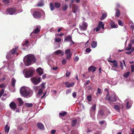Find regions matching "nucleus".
Instances as JSON below:
<instances>
[{
	"mask_svg": "<svg viewBox=\"0 0 134 134\" xmlns=\"http://www.w3.org/2000/svg\"><path fill=\"white\" fill-rule=\"evenodd\" d=\"M35 59L34 55H31L27 56L25 62V64L27 66H29L31 64L35 62Z\"/></svg>",
	"mask_w": 134,
	"mask_h": 134,
	"instance_id": "obj_1",
	"label": "nucleus"
},
{
	"mask_svg": "<svg viewBox=\"0 0 134 134\" xmlns=\"http://www.w3.org/2000/svg\"><path fill=\"white\" fill-rule=\"evenodd\" d=\"M20 93L21 96L24 97H30L31 96H30V91L24 87H21L20 89Z\"/></svg>",
	"mask_w": 134,
	"mask_h": 134,
	"instance_id": "obj_2",
	"label": "nucleus"
},
{
	"mask_svg": "<svg viewBox=\"0 0 134 134\" xmlns=\"http://www.w3.org/2000/svg\"><path fill=\"white\" fill-rule=\"evenodd\" d=\"M34 71V69L33 68H29L25 72V77L26 78H28L32 76Z\"/></svg>",
	"mask_w": 134,
	"mask_h": 134,
	"instance_id": "obj_3",
	"label": "nucleus"
},
{
	"mask_svg": "<svg viewBox=\"0 0 134 134\" xmlns=\"http://www.w3.org/2000/svg\"><path fill=\"white\" fill-rule=\"evenodd\" d=\"M31 80L35 85L38 84L41 81L42 79L40 76L34 77L31 78Z\"/></svg>",
	"mask_w": 134,
	"mask_h": 134,
	"instance_id": "obj_4",
	"label": "nucleus"
},
{
	"mask_svg": "<svg viewBox=\"0 0 134 134\" xmlns=\"http://www.w3.org/2000/svg\"><path fill=\"white\" fill-rule=\"evenodd\" d=\"M6 11L9 15H12L16 12V9L15 8H10L7 9Z\"/></svg>",
	"mask_w": 134,
	"mask_h": 134,
	"instance_id": "obj_5",
	"label": "nucleus"
},
{
	"mask_svg": "<svg viewBox=\"0 0 134 134\" xmlns=\"http://www.w3.org/2000/svg\"><path fill=\"white\" fill-rule=\"evenodd\" d=\"M33 16L35 18L38 19L41 17V14L39 12L35 11L33 13Z\"/></svg>",
	"mask_w": 134,
	"mask_h": 134,
	"instance_id": "obj_6",
	"label": "nucleus"
},
{
	"mask_svg": "<svg viewBox=\"0 0 134 134\" xmlns=\"http://www.w3.org/2000/svg\"><path fill=\"white\" fill-rule=\"evenodd\" d=\"M9 106L11 109L15 110L17 108V105L14 102H12L10 104Z\"/></svg>",
	"mask_w": 134,
	"mask_h": 134,
	"instance_id": "obj_7",
	"label": "nucleus"
},
{
	"mask_svg": "<svg viewBox=\"0 0 134 134\" xmlns=\"http://www.w3.org/2000/svg\"><path fill=\"white\" fill-rule=\"evenodd\" d=\"M70 49L66 50L65 51V53L67 54L66 59H70V58L71 53H70Z\"/></svg>",
	"mask_w": 134,
	"mask_h": 134,
	"instance_id": "obj_8",
	"label": "nucleus"
},
{
	"mask_svg": "<svg viewBox=\"0 0 134 134\" xmlns=\"http://www.w3.org/2000/svg\"><path fill=\"white\" fill-rule=\"evenodd\" d=\"M18 48V46H15V48L12 49L10 50L9 51V52L11 53L12 55L14 54L15 53H16L17 55H18L19 54V53H16Z\"/></svg>",
	"mask_w": 134,
	"mask_h": 134,
	"instance_id": "obj_9",
	"label": "nucleus"
},
{
	"mask_svg": "<svg viewBox=\"0 0 134 134\" xmlns=\"http://www.w3.org/2000/svg\"><path fill=\"white\" fill-rule=\"evenodd\" d=\"M83 23L82 25H80V28L83 31H85L86 30L87 27V25L86 23L83 22Z\"/></svg>",
	"mask_w": 134,
	"mask_h": 134,
	"instance_id": "obj_10",
	"label": "nucleus"
},
{
	"mask_svg": "<svg viewBox=\"0 0 134 134\" xmlns=\"http://www.w3.org/2000/svg\"><path fill=\"white\" fill-rule=\"evenodd\" d=\"M111 28H116L118 27V26L117 24H115V22L111 20L109 22Z\"/></svg>",
	"mask_w": 134,
	"mask_h": 134,
	"instance_id": "obj_11",
	"label": "nucleus"
},
{
	"mask_svg": "<svg viewBox=\"0 0 134 134\" xmlns=\"http://www.w3.org/2000/svg\"><path fill=\"white\" fill-rule=\"evenodd\" d=\"M36 72L40 76H41L43 73V69L41 68H39L37 69L36 70Z\"/></svg>",
	"mask_w": 134,
	"mask_h": 134,
	"instance_id": "obj_12",
	"label": "nucleus"
},
{
	"mask_svg": "<svg viewBox=\"0 0 134 134\" xmlns=\"http://www.w3.org/2000/svg\"><path fill=\"white\" fill-rule=\"evenodd\" d=\"M105 99L106 100H108L111 102H115L116 101L115 99H114L112 100V97L110 96L109 95L108 97H107V96H106Z\"/></svg>",
	"mask_w": 134,
	"mask_h": 134,
	"instance_id": "obj_13",
	"label": "nucleus"
},
{
	"mask_svg": "<svg viewBox=\"0 0 134 134\" xmlns=\"http://www.w3.org/2000/svg\"><path fill=\"white\" fill-rule=\"evenodd\" d=\"M38 127L40 129L44 130V127L43 124L41 122H38L37 123Z\"/></svg>",
	"mask_w": 134,
	"mask_h": 134,
	"instance_id": "obj_14",
	"label": "nucleus"
},
{
	"mask_svg": "<svg viewBox=\"0 0 134 134\" xmlns=\"http://www.w3.org/2000/svg\"><path fill=\"white\" fill-rule=\"evenodd\" d=\"M40 31V29L38 27H37L33 32H32L30 34V36H31L33 34H37L39 33Z\"/></svg>",
	"mask_w": 134,
	"mask_h": 134,
	"instance_id": "obj_15",
	"label": "nucleus"
},
{
	"mask_svg": "<svg viewBox=\"0 0 134 134\" xmlns=\"http://www.w3.org/2000/svg\"><path fill=\"white\" fill-rule=\"evenodd\" d=\"M72 38L71 35H69L66 36L64 39V41L66 42H70L72 41Z\"/></svg>",
	"mask_w": 134,
	"mask_h": 134,
	"instance_id": "obj_16",
	"label": "nucleus"
},
{
	"mask_svg": "<svg viewBox=\"0 0 134 134\" xmlns=\"http://www.w3.org/2000/svg\"><path fill=\"white\" fill-rule=\"evenodd\" d=\"M96 70V68L93 66H90L88 68V70L89 72L92 71V72H93L95 71Z\"/></svg>",
	"mask_w": 134,
	"mask_h": 134,
	"instance_id": "obj_17",
	"label": "nucleus"
},
{
	"mask_svg": "<svg viewBox=\"0 0 134 134\" xmlns=\"http://www.w3.org/2000/svg\"><path fill=\"white\" fill-rule=\"evenodd\" d=\"M54 4L53 3L51 2L49 4V8L52 11H53L55 8V5H54Z\"/></svg>",
	"mask_w": 134,
	"mask_h": 134,
	"instance_id": "obj_18",
	"label": "nucleus"
},
{
	"mask_svg": "<svg viewBox=\"0 0 134 134\" xmlns=\"http://www.w3.org/2000/svg\"><path fill=\"white\" fill-rule=\"evenodd\" d=\"M72 10L73 12L76 13L77 11V6L75 5H74L72 7Z\"/></svg>",
	"mask_w": 134,
	"mask_h": 134,
	"instance_id": "obj_19",
	"label": "nucleus"
},
{
	"mask_svg": "<svg viewBox=\"0 0 134 134\" xmlns=\"http://www.w3.org/2000/svg\"><path fill=\"white\" fill-rule=\"evenodd\" d=\"M96 104H94L92 105L90 109L91 112H95L96 109Z\"/></svg>",
	"mask_w": 134,
	"mask_h": 134,
	"instance_id": "obj_20",
	"label": "nucleus"
},
{
	"mask_svg": "<svg viewBox=\"0 0 134 134\" xmlns=\"http://www.w3.org/2000/svg\"><path fill=\"white\" fill-rule=\"evenodd\" d=\"M98 26L100 27V28L101 27L103 29H104V24L101 21H99V23Z\"/></svg>",
	"mask_w": 134,
	"mask_h": 134,
	"instance_id": "obj_21",
	"label": "nucleus"
},
{
	"mask_svg": "<svg viewBox=\"0 0 134 134\" xmlns=\"http://www.w3.org/2000/svg\"><path fill=\"white\" fill-rule=\"evenodd\" d=\"M9 126H8V125L7 124L5 125V132L8 133L9 132Z\"/></svg>",
	"mask_w": 134,
	"mask_h": 134,
	"instance_id": "obj_22",
	"label": "nucleus"
},
{
	"mask_svg": "<svg viewBox=\"0 0 134 134\" xmlns=\"http://www.w3.org/2000/svg\"><path fill=\"white\" fill-rule=\"evenodd\" d=\"M77 120L76 119L73 120L71 122V125L72 126H75L77 123Z\"/></svg>",
	"mask_w": 134,
	"mask_h": 134,
	"instance_id": "obj_23",
	"label": "nucleus"
},
{
	"mask_svg": "<svg viewBox=\"0 0 134 134\" xmlns=\"http://www.w3.org/2000/svg\"><path fill=\"white\" fill-rule=\"evenodd\" d=\"M55 7L58 9L60 7L61 4L59 2H55L54 3Z\"/></svg>",
	"mask_w": 134,
	"mask_h": 134,
	"instance_id": "obj_24",
	"label": "nucleus"
},
{
	"mask_svg": "<svg viewBox=\"0 0 134 134\" xmlns=\"http://www.w3.org/2000/svg\"><path fill=\"white\" fill-rule=\"evenodd\" d=\"M12 55L11 53L9 51L7 54L6 57L7 59H9L13 57V55Z\"/></svg>",
	"mask_w": 134,
	"mask_h": 134,
	"instance_id": "obj_25",
	"label": "nucleus"
},
{
	"mask_svg": "<svg viewBox=\"0 0 134 134\" xmlns=\"http://www.w3.org/2000/svg\"><path fill=\"white\" fill-rule=\"evenodd\" d=\"M97 42L96 41H93L92 42L91 44V46L92 48H95L97 46Z\"/></svg>",
	"mask_w": 134,
	"mask_h": 134,
	"instance_id": "obj_26",
	"label": "nucleus"
},
{
	"mask_svg": "<svg viewBox=\"0 0 134 134\" xmlns=\"http://www.w3.org/2000/svg\"><path fill=\"white\" fill-rule=\"evenodd\" d=\"M16 81V80L14 78H13L11 80V83L12 86V87H14L15 86Z\"/></svg>",
	"mask_w": 134,
	"mask_h": 134,
	"instance_id": "obj_27",
	"label": "nucleus"
},
{
	"mask_svg": "<svg viewBox=\"0 0 134 134\" xmlns=\"http://www.w3.org/2000/svg\"><path fill=\"white\" fill-rule=\"evenodd\" d=\"M115 14L117 17L119 18L120 16V10L118 9H116Z\"/></svg>",
	"mask_w": 134,
	"mask_h": 134,
	"instance_id": "obj_28",
	"label": "nucleus"
},
{
	"mask_svg": "<svg viewBox=\"0 0 134 134\" xmlns=\"http://www.w3.org/2000/svg\"><path fill=\"white\" fill-rule=\"evenodd\" d=\"M98 115L101 116H103L104 115V111L102 110H100L98 113Z\"/></svg>",
	"mask_w": 134,
	"mask_h": 134,
	"instance_id": "obj_29",
	"label": "nucleus"
},
{
	"mask_svg": "<svg viewBox=\"0 0 134 134\" xmlns=\"http://www.w3.org/2000/svg\"><path fill=\"white\" fill-rule=\"evenodd\" d=\"M114 108L115 110L119 112L120 109L119 106L118 105H114Z\"/></svg>",
	"mask_w": 134,
	"mask_h": 134,
	"instance_id": "obj_30",
	"label": "nucleus"
},
{
	"mask_svg": "<svg viewBox=\"0 0 134 134\" xmlns=\"http://www.w3.org/2000/svg\"><path fill=\"white\" fill-rule=\"evenodd\" d=\"M67 112L66 111H64L63 112L60 113L59 114V116H64L67 114Z\"/></svg>",
	"mask_w": 134,
	"mask_h": 134,
	"instance_id": "obj_31",
	"label": "nucleus"
},
{
	"mask_svg": "<svg viewBox=\"0 0 134 134\" xmlns=\"http://www.w3.org/2000/svg\"><path fill=\"white\" fill-rule=\"evenodd\" d=\"M118 24L121 26H123L124 24V23L121 20H118Z\"/></svg>",
	"mask_w": 134,
	"mask_h": 134,
	"instance_id": "obj_32",
	"label": "nucleus"
},
{
	"mask_svg": "<svg viewBox=\"0 0 134 134\" xmlns=\"http://www.w3.org/2000/svg\"><path fill=\"white\" fill-rule=\"evenodd\" d=\"M54 53L56 55H58L59 54H61L62 53V51L60 50H58L54 52Z\"/></svg>",
	"mask_w": 134,
	"mask_h": 134,
	"instance_id": "obj_33",
	"label": "nucleus"
},
{
	"mask_svg": "<svg viewBox=\"0 0 134 134\" xmlns=\"http://www.w3.org/2000/svg\"><path fill=\"white\" fill-rule=\"evenodd\" d=\"M107 16V15L105 13L103 14L102 15V17L100 18V19L101 20H104L105 18Z\"/></svg>",
	"mask_w": 134,
	"mask_h": 134,
	"instance_id": "obj_34",
	"label": "nucleus"
},
{
	"mask_svg": "<svg viewBox=\"0 0 134 134\" xmlns=\"http://www.w3.org/2000/svg\"><path fill=\"white\" fill-rule=\"evenodd\" d=\"M18 100L19 104V106H21L23 104V102L21 98H19Z\"/></svg>",
	"mask_w": 134,
	"mask_h": 134,
	"instance_id": "obj_35",
	"label": "nucleus"
},
{
	"mask_svg": "<svg viewBox=\"0 0 134 134\" xmlns=\"http://www.w3.org/2000/svg\"><path fill=\"white\" fill-rule=\"evenodd\" d=\"M75 83L74 82L71 83L68 85L66 86V87L68 88L73 87Z\"/></svg>",
	"mask_w": 134,
	"mask_h": 134,
	"instance_id": "obj_36",
	"label": "nucleus"
},
{
	"mask_svg": "<svg viewBox=\"0 0 134 134\" xmlns=\"http://www.w3.org/2000/svg\"><path fill=\"white\" fill-rule=\"evenodd\" d=\"M132 45L131 44H128V47H126V50L129 51L132 48Z\"/></svg>",
	"mask_w": 134,
	"mask_h": 134,
	"instance_id": "obj_37",
	"label": "nucleus"
},
{
	"mask_svg": "<svg viewBox=\"0 0 134 134\" xmlns=\"http://www.w3.org/2000/svg\"><path fill=\"white\" fill-rule=\"evenodd\" d=\"M43 5V2H40L38 3L36 5V6L38 7H41Z\"/></svg>",
	"mask_w": 134,
	"mask_h": 134,
	"instance_id": "obj_38",
	"label": "nucleus"
},
{
	"mask_svg": "<svg viewBox=\"0 0 134 134\" xmlns=\"http://www.w3.org/2000/svg\"><path fill=\"white\" fill-rule=\"evenodd\" d=\"M43 93V89L42 88L40 89L38 92L37 95H41Z\"/></svg>",
	"mask_w": 134,
	"mask_h": 134,
	"instance_id": "obj_39",
	"label": "nucleus"
},
{
	"mask_svg": "<svg viewBox=\"0 0 134 134\" xmlns=\"http://www.w3.org/2000/svg\"><path fill=\"white\" fill-rule=\"evenodd\" d=\"M26 106L27 107H32L33 105L32 103H26L25 104Z\"/></svg>",
	"mask_w": 134,
	"mask_h": 134,
	"instance_id": "obj_40",
	"label": "nucleus"
},
{
	"mask_svg": "<svg viewBox=\"0 0 134 134\" xmlns=\"http://www.w3.org/2000/svg\"><path fill=\"white\" fill-rule=\"evenodd\" d=\"M113 66L114 67H117L118 66V63L117 61L115 60V61L113 62Z\"/></svg>",
	"mask_w": 134,
	"mask_h": 134,
	"instance_id": "obj_41",
	"label": "nucleus"
},
{
	"mask_svg": "<svg viewBox=\"0 0 134 134\" xmlns=\"http://www.w3.org/2000/svg\"><path fill=\"white\" fill-rule=\"evenodd\" d=\"M130 72H128L124 74L123 76L124 77H127L130 75Z\"/></svg>",
	"mask_w": 134,
	"mask_h": 134,
	"instance_id": "obj_42",
	"label": "nucleus"
},
{
	"mask_svg": "<svg viewBox=\"0 0 134 134\" xmlns=\"http://www.w3.org/2000/svg\"><path fill=\"white\" fill-rule=\"evenodd\" d=\"M29 43V41L28 40H26L25 42L24 43L22 44V45L23 46H24L25 45H27Z\"/></svg>",
	"mask_w": 134,
	"mask_h": 134,
	"instance_id": "obj_43",
	"label": "nucleus"
},
{
	"mask_svg": "<svg viewBox=\"0 0 134 134\" xmlns=\"http://www.w3.org/2000/svg\"><path fill=\"white\" fill-rule=\"evenodd\" d=\"M87 99L89 101H91L92 100V96L91 95H89L87 96Z\"/></svg>",
	"mask_w": 134,
	"mask_h": 134,
	"instance_id": "obj_44",
	"label": "nucleus"
},
{
	"mask_svg": "<svg viewBox=\"0 0 134 134\" xmlns=\"http://www.w3.org/2000/svg\"><path fill=\"white\" fill-rule=\"evenodd\" d=\"M67 5H65L62 7V9L64 11L66 10L67 9Z\"/></svg>",
	"mask_w": 134,
	"mask_h": 134,
	"instance_id": "obj_45",
	"label": "nucleus"
},
{
	"mask_svg": "<svg viewBox=\"0 0 134 134\" xmlns=\"http://www.w3.org/2000/svg\"><path fill=\"white\" fill-rule=\"evenodd\" d=\"M85 89L87 90H91L92 89V87L90 86H85Z\"/></svg>",
	"mask_w": 134,
	"mask_h": 134,
	"instance_id": "obj_46",
	"label": "nucleus"
},
{
	"mask_svg": "<svg viewBox=\"0 0 134 134\" xmlns=\"http://www.w3.org/2000/svg\"><path fill=\"white\" fill-rule=\"evenodd\" d=\"M100 29V27H99V26H98L97 27H95L94 29V30L96 31V32H97Z\"/></svg>",
	"mask_w": 134,
	"mask_h": 134,
	"instance_id": "obj_47",
	"label": "nucleus"
},
{
	"mask_svg": "<svg viewBox=\"0 0 134 134\" xmlns=\"http://www.w3.org/2000/svg\"><path fill=\"white\" fill-rule=\"evenodd\" d=\"M3 2L6 4H8L10 3V1L9 0H4Z\"/></svg>",
	"mask_w": 134,
	"mask_h": 134,
	"instance_id": "obj_48",
	"label": "nucleus"
},
{
	"mask_svg": "<svg viewBox=\"0 0 134 134\" xmlns=\"http://www.w3.org/2000/svg\"><path fill=\"white\" fill-rule=\"evenodd\" d=\"M79 59V58L77 56H76L74 58V60L76 62H77Z\"/></svg>",
	"mask_w": 134,
	"mask_h": 134,
	"instance_id": "obj_49",
	"label": "nucleus"
},
{
	"mask_svg": "<svg viewBox=\"0 0 134 134\" xmlns=\"http://www.w3.org/2000/svg\"><path fill=\"white\" fill-rule=\"evenodd\" d=\"M120 66L122 69H123V63L121 61H120Z\"/></svg>",
	"mask_w": 134,
	"mask_h": 134,
	"instance_id": "obj_50",
	"label": "nucleus"
},
{
	"mask_svg": "<svg viewBox=\"0 0 134 134\" xmlns=\"http://www.w3.org/2000/svg\"><path fill=\"white\" fill-rule=\"evenodd\" d=\"M104 91L107 92V94L106 96H107V97H108L109 95V90L107 88H106L104 89Z\"/></svg>",
	"mask_w": 134,
	"mask_h": 134,
	"instance_id": "obj_51",
	"label": "nucleus"
},
{
	"mask_svg": "<svg viewBox=\"0 0 134 134\" xmlns=\"http://www.w3.org/2000/svg\"><path fill=\"white\" fill-rule=\"evenodd\" d=\"M55 41L58 42H60L61 41V39L60 38H55Z\"/></svg>",
	"mask_w": 134,
	"mask_h": 134,
	"instance_id": "obj_52",
	"label": "nucleus"
},
{
	"mask_svg": "<svg viewBox=\"0 0 134 134\" xmlns=\"http://www.w3.org/2000/svg\"><path fill=\"white\" fill-rule=\"evenodd\" d=\"M91 51V49L90 48H87L85 50V51L86 52L88 53L90 52Z\"/></svg>",
	"mask_w": 134,
	"mask_h": 134,
	"instance_id": "obj_53",
	"label": "nucleus"
},
{
	"mask_svg": "<svg viewBox=\"0 0 134 134\" xmlns=\"http://www.w3.org/2000/svg\"><path fill=\"white\" fill-rule=\"evenodd\" d=\"M131 66V72H133L134 71V65H132Z\"/></svg>",
	"mask_w": 134,
	"mask_h": 134,
	"instance_id": "obj_54",
	"label": "nucleus"
},
{
	"mask_svg": "<svg viewBox=\"0 0 134 134\" xmlns=\"http://www.w3.org/2000/svg\"><path fill=\"white\" fill-rule=\"evenodd\" d=\"M101 93V90L99 89V88L97 89V94H100Z\"/></svg>",
	"mask_w": 134,
	"mask_h": 134,
	"instance_id": "obj_55",
	"label": "nucleus"
},
{
	"mask_svg": "<svg viewBox=\"0 0 134 134\" xmlns=\"http://www.w3.org/2000/svg\"><path fill=\"white\" fill-rule=\"evenodd\" d=\"M4 92V90L3 89H2L0 92V94L2 95Z\"/></svg>",
	"mask_w": 134,
	"mask_h": 134,
	"instance_id": "obj_56",
	"label": "nucleus"
},
{
	"mask_svg": "<svg viewBox=\"0 0 134 134\" xmlns=\"http://www.w3.org/2000/svg\"><path fill=\"white\" fill-rule=\"evenodd\" d=\"M129 102H127L126 104V108L128 109L130 108L131 107V106L129 105Z\"/></svg>",
	"mask_w": 134,
	"mask_h": 134,
	"instance_id": "obj_57",
	"label": "nucleus"
},
{
	"mask_svg": "<svg viewBox=\"0 0 134 134\" xmlns=\"http://www.w3.org/2000/svg\"><path fill=\"white\" fill-rule=\"evenodd\" d=\"M90 82V81L89 80H88L86 81L85 83L84 84V85L86 86Z\"/></svg>",
	"mask_w": 134,
	"mask_h": 134,
	"instance_id": "obj_58",
	"label": "nucleus"
},
{
	"mask_svg": "<svg viewBox=\"0 0 134 134\" xmlns=\"http://www.w3.org/2000/svg\"><path fill=\"white\" fill-rule=\"evenodd\" d=\"M72 96L74 98H75L76 96V92H74L73 93H72Z\"/></svg>",
	"mask_w": 134,
	"mask_h": 134,
	"instance_id": "obj_59",
	"label": "nucleus"
},
{
	"mask_svg": "<svg viewBox=\"0 0 134 134\" xmlns=\"http://www.w3.org/2000/svg\"><path fill=\"white\" fill-rule=\"evenodd\" d=\"M105 122V120H102L100 121L99 122V123L100 124L102 125L103 124L104 122Z\"/></svg>",
	"mask_w": 134,
	"mask_h": 134,
	"instance_id": "obj_60",
	"label": "nucleus"
},
{
	"mask_svg": "<svg viewBox=\"0 0 134 134\" xmlns=\"http://www.w3.org/2000/svg\"><path fill=\"white\" fill-rule=\"evenodd\" d=\"M131 23H132V24L131 25L130 27L131 29L133 30L134 29V24L132 23V22H131Z\"/></svg>",
	"mask_w": 134,
	"mask_h": 134,
	"instance_id": "obj_61",
	"label": "nucleus"
},
{
	"mask_svg": "<svg viewBox=\"0 0 134 134\" xmlns=\"http://www.w3.org/2000/svg\"><path fill=\"white\" fill-rule=\"evenodd\" d=\"M5 87V85L4 84H2L1 85H0V87L1 88H4Z\"/></svg>",
	"mask_w": 134,
	"mask_h": 134,
	"instance_id": "obj_62",
	"label": "nucleus"
},
{
	"mask_svg": "<svg viewBox=\"0 0 134 134\" xmlns=\"http://www.w3.org/2000/svg\"><path fill=\"white\" fill-rule=\"evenodd\" d=\"M38 87L37 86H34L33 87L35 91H37L38 90Z\"/></svg>",
	"mask_w": 134,
	"mask_h": 134,
	"instance_id": "obj_63",
	"label": "nucleus"
},
{
	"mask_svg": "<svg viewBox=\"0 0 134 134\" xmlns=\"http://www.w3.org/2000/svg\"><path fill=\"white\" fill-rule=\"evenodd\" d=\"M58 68V67H53L52 69L53 70H54L56 71Z\"/></svg>",
	"mask_w": 134,
	"mask_h": 134,
	"instance_id": "obj_64",
	"label": "nucleus"
}]
</instances>
